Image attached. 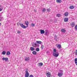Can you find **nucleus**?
<instances>
[{"label": "nucleus", "mask_w": 77, "mask_h": 77, "mask_svg": "<svg viewBox=\"0 0 77 77\" xmlns=\"http://www.w3.org/2000/svg\"><path fill=\"white\" fill-rule=\"evenodd\" d=\"M59 54L58 52L56 51V49H54L53 52V55L55 57H58Z\"/></svg>", "instance_id": "f257e3e1"}, {"label": "nucleus", "mask_w": 77, "mask_h": 77, "mask_svg": "<svg viewBox=\"0 0 77 77\" xmlns=\"http://www.w3.org/2000/svg\"><path fill=\"white\" fill-rule=\"evenodd\" d=\"M25 77H29V73L28 72V70L27 69H26V71H25Z\"/></svg>", "instance_id": "f03ea898"}, {"label": "nucleus", "mask_w": 77, "mask_h": 77, "mask_svg": "<svg viewBox=\"0 0 77 77\" xmlns=\"http://www.w3.org/2000/svg\"><path fill=\"white\" fill-rule=\"evenodd\" d=\"M19 25H20V26L22 27V28H23V29H26V28H27V27L23 24H21V23H19Z\"/></svg>", "instance_id": "7ed1b4c3"}, {"label": "nucleus", "mask_w": 77, "mask_h": 77, "mask_svg": "<svg viewBox=\"0 0 77 77\" xmlns=\"http://www.w3.org/2000/svg\"><path fill=\"white\" fill-rule=\"evenodd\" d=\"M32 46V47H39V45H37L35 43Z\"/></svg>", "instance_id": "20e7f679"}, {"label": "nucleus", "mask_w": 77, "mask_h": 77, "mask_svg": "<svg viewBox=\"0 0 77 77\" xmlns=\"http://www.w3.org/2000/svg\"><path fill=\"white\" fill-rule=\"evenodd\" d=\"M46 75L47 77H51V73L48 72L46 73Z\"/></svg>", "instance_id": "39448f33"}, {"label": "nucleus", "mask_w": 77, "mask_h": 77, "mask_svg": "<svg viewBox=\"0 0 77 77\" xmlns=\"http://www.w3.org/2000/svg\"><path fill=\"white\" fill-rule=\"evenodd\" d=\"M56 45L58 48L60 49V48H61V45H60V44H59L58 45L57 44Z\"/></svg>", "instance_id": "423d86ee"}, {"label": "nucleus", "mask_w": 77, "mask_h": 77, "mask_svg": "<svg viewBox=\"0 0 77 77\" xmlns=\"http://www.w3.org/2000/svg\"><path fill=\"white\" fill-rule=\"evenodd\" d=\"M54 39L56 41H59V37H58L57 35H56L55 36Z\"/></svg>", "instance_id": "0eeeda50"}, {"label": "nucleus", "mask_w": 77, "mask_h": 77, "mask_svg": "<svg viewBox=\"0 0 77 77\" xmlns=\"http://www.w3.org/2000/svg\"><path fill=\"white\" fill-rule=\"evenodd\" d=\"M25 60L26 62H28V61H29L30 60V57H26L25 58Z\"/></svg>", "instance_id": "6e6552de"}, {"label": "nucleus", "mask_w": 77, "mask_h": 77, "mask_svg": "<svg viewBox=\"0 0 77 77\" xmlns=\"http://www.w3.org/2000/svg\"><path fill=\"white\" fill-rule=\"evenodd\" d=\"M63 75V73H58V75L59 77H62V75Z\"/></svg>", "instance_id": "1a4fd4ad"}, {"label": "nucleus", "mask_w": 77, "mask_h": 77, "mask_svg": "<svg viewBox=\"0 0 77 77\" xmlns=\"http://www.w3.org/2000/svg\"><path fill=\"white\" fill-rule=\"evenodd\" d=\"M75 23L74 22L71 23H70V26H71L72 27H74V26H75Z\"/></svg>", "instance_id": "9d476101"}, {"label": "nucleus", "mask_w": 77, "mask_h": 77, "mask_svg": "<svg viewBox=\"0 0 77 77\" xmlns=\"http://www.w3.org/2000/svg\"><path fill=\"white\" fill-rule=\"evenodd\" d=\"M25 23L27 27L29 26V21H25Z\"/></svg>", "instance_id": "9b49d317"}, {"label": "nucleus", "mask_w": 77, "mask_h": 77, "mask_svg": "<svg viewBox=\"0 0 77 77\" xmlns=\"http://www.w3.org/2000/svg\"><path fill=\"white\" fill-rule=\"evenodd\" d=\"M69 14V13L68 12H66L64 14V15L65 17H67V16H68V14Z\"/></svg>", "instance_id": "f8f14e48"}, {"label": "nucleus", "mask_w": 77, "mask_h": 77, "mask_svg": "<svg viewBox=\"0 0 77 77\" xmlns=\"http://www.w3.org/2000/svg\"><path fill=\"white\" fill-rule=\"evenodd\" d=\"M40 33L41 34H43L45 33V31L44 30L41 29L40 30Z\"/></svg>", "instance_id": "ddd939ff"}, {"label": "nucleus", "mask_w": 77, "mask_h": 77, "mask_svg": "<svg viewBox=\"0 0 77 77\" xmlns=\"http://www.w3.org/2000/svg\"><path fill=\"white\" fill-rule=\"evenodd\" d=\"M2 60H5V61H7L8 60V58H5V57H4L2 58Z\"/></svg>", "instance_id": "4468645a"}, {"label": "nucleus", "mask_w": 77, "mask_h": 77, "mask_svg": "<svg viewBox=\"0 0 77 77\" xmlns=\"http://www.w3.org/2000/svg\"><path fill=\"white\" fill-rule=\"evenodd\" d=\"M68 20V18L66 17L64 19V22H67Z\"/></svg>", "instance_id": "2eb2a0df"}, {"label": "nucleus", "mask_w": 77, "mask_h": 77, "mask_svg": "<svg viewBox=\"0 0 77 77\" xmlns=\"http://www.w3.org/2000/svg\"><path fill=\"white\" fill-rule=\"evenodd\" d=\"M61 31L62 32H63V33H65V32H66V30L64 29H61Z\"/></svg>", "instance_id": "dca6fc26"}, {"label": "nucleus", "mask_w": 77, "mask_h": 77, "mask_svg": "<svg viewBox=\"0 0 77 77\" xmlns=\"http://www.w3.org/2000/svg\"><path fill=\"white\" fill-rule=\"evenodd\" d=\"M57 2L58 3H62V0H57Z\"/></svg>", "instance_id": "f3484780"}, {"label": "nucleus", "mask_w": 77, "mask_h": 77, "mask_svg": "<svg viewBox=\"0 0 77 77\" xmlns=\"http://www.w3.org/2000/svg\"><path fill=\"white\" fill-rule=\"evenodd\" d=\"M56 16L57 17H61V14H57L56 15Z\"/></svg>", "instance_id": "a211bd4d"}, {"label": "nucleus", "mask_w": 77, "mask_h": 77, "mask_svg": "<svg viewBox=\"0 0 77 77\" xmlns=\"http://www.w3.org/2000/svg\"><path fill=\"white\" fill-rule=\"evenodd\" d=\"M30 50L31 51H33L35 50V48L33 47H31L30 48Z\"/></svg>", "instance_id": "6ab92c4d"}, {"label": "nucleus", "mask_w": 77, "mask_h": 77, "mask_svg": "<svg viewBox=\"0 0 77 77\" xmlns=\"http://www.w3.org/2000/svg\"><path fill=\"white\" fill-rule=\"evenodd\" d=\"M36 42H37V44H42V42H41V41H37Z\"/></svg>", "instance_id": "aec40b11"}, {"label": "nucleus", "mask_w": 77, "mask_h": 77, "mask_svg": "<svg viewBox=\"0 0 77 77\" xmlns=\"http://www.w3.org/2000/svg\"><path fill=\"white\" fill-rule=\"evenodd\" d=\"M75 64L77 66V58H75Z\"/></svg>", "instance_id": "412c9836"}, {"label": "nucleus", "mask_w": 77, "mask_h": 77, "mask_svg": "<svg viewBox=\"0 0 77 77\" xmlns=\"http://www.w3.org/2000/svg\"><path fill=\"white\" fill-rule=\"evenodd\" d=\"M10 54H11V52H10L8 51L7 52V53H6L7 55H10Z\"/></svg>", "instance_id": "4be33fe9"}, {"label": "nucleus", "mask_w": 77, "mask_h": 77, "mask_svg": "<svg viewBox=\"0 0 77 77\" xmlns=\"http://www.w3.org/2000/svg\"><path fill=\"white\" fill-rule=\"evenodd\" d=\"M43 63H40L38 64V66H42Z\"/></svg>", "instance_id": "5701e85b"}, {"label": "nucleus", "mask_w": 77, "mask_h": 77, "mask_svg": "<svg viewBox=\"0 0 77 77\" xmlns=\"http://www.w3.org/2000/svg\"><path fill=\"white\" fill-rule=\"evenodd\" d=\"M33 54H34V55H35L36 54V51H33L32 52Z\"/></svg>", "instance_id": "b1692460"}, {"label": "nucleus", "mask_w": 77, "mask_h": 77, "mask_svg": "<svg viewBox=\"0 0 77 77\" xmlns=\"http://www.w3.org/2000/svg\"><path fill=\"white\" fill-rule=\"evenodd\" d=\"M2 54L3 55H5L6 54V51H3L2 53Z\"/></svg>", "instance_id": "393cba45"}, {"label": "nucleus", "mask_w": 77, "mask_h": 77, "mask_svg": "<svg viewBox=\"0 0 77 77\" xmlns=\"http://www.w3.org/2000/svg\"><path fill=\"white\" fill-rule=\"evenodd\" d=\"M74 6H70L69 9H74Z\"/></svg>", "instance_id": "a878e982"}, {"label": "nucleus", "mask_w": 77, "mask_h": 77, "mask_svg": "<svg viewBox=\"0 0 77 77\" xmlns=\"http://www.w3.org/2000/svg\"><path fill=\"white\" fill-rule=\"evenodd\" d=\"M47 12H50L51 11V9L50 8H48L47 9Z\"/></svg>", "instance_id": "bb28decb"}, {"label": "nucleus", "mask_w": 77, "mask_h": 77, "mask_svg": "<svg viewBox=\"0 0 77 77\" xmlns=\"http://www.w3.org/2000/svg\"><path fill=\"white\" fill-rule=\"evenodd\" d=\"M3 17L0 16V21H3Z\"/></svg>", "instance_id": "cd10ccee"}, {"label": "nucleus", "mask_w": 77, "mask_h": 77, "mask_svg": "<svg viewBox=\"0 0 77 77\" xmlns=\"http://www.w3.org/2000/svg\"><path fill=\"white\" fill-rule=\"evenodd\" d=\"M46 11V9L45 8H44L42 10L43 12H45Z\"/></svg>", "instance_id": "c85d7f7f"}, {"label": "nucleus", "mask_w": 77, "mask_h": 77, "mask_svg": "<svg viewBox=\"0 0 77 77\" xmlns=\"http://www.w3.org/2000/svg\"><path fill=\"white\" fill-rule=\"evenodd\" d=\"M75 31H77V25H75Z\"/></svg>", "instance_id": "c756f323"}, {"label": "nucleus", "mask_w": 77, "mask_h": 77, "mask_svg": "<svg viewBox=\"0 0 77 77\" xmlns=\"http://www.w3.org/2000/svg\"><path fill=\"white\" fill-rule=\"evenodd\" d=\"M41 49H42V50H43V49H44V45H42Z\"/></svg>", "instance_id": "7c9ffc66"}, {"label": "nucleus", "mask_w": 77, "mask_h": 77, "mask_svg": "<svg viewBox=\"0 0 77 77\" xmlns=\"http://www.w3.org/2000/svg\"><path fill=\"white\" fill-rule=\"evenodd\" d=\"M48 33V30H45V34L46 35H47Z\"/></svg>", "instance_id": "2f4dec72"}, {"label": "nucleus", "mask_w": 77, "mask_h": 77, "mask_svg": "<svg viewBox=\"0 0 77 77\" xmlns=\"http://www.w3.org/2000/svg\"><path fill=\"white\" fill-rule=\"evenodd\" d=\"M36 51H39V48H37L36 49Z\"/></svg>", "instance_id": "473e14b6"}, {"label": "nucleus", "mask_w": 77, "mask_h": 77, "mask_svg": "<svg viewBox=\"0 0 77 77\" xmlns=\"http://www.w3.org/2000/svg\"><path fill=\"white\" fill-rule=\"evenodd\" d=\"M20 33H21V31H20L18 30L17 31V33H18V34H20Z\"/></svg>", "instance_id": "72a5a7b5"}, {"label": "nucleus", "mask_w": 77, "mask_h": 77, "mask_svg": "<svg viewBox=\"0 0 77 77\" xmlns=\"http://www.w3.org/2000/svg\"><path fill=\"white\" fill-rule=\"evenodd\" d=\"M31 26H32V27H34V26H35V24H33V23H32Z\"/></svg>", "instance_id": "f704fd0d"}, {"label": "nucleus", "mask_w": 77, "mask_h": 77, "mask_svg": "<svg viewBox=\"0 0 77 77\" xmlns=\"http://www.w3.org/2000/svg\"><path fill=\"white\" fill-rule=\"evenodd\" d=\"M75 55H76L77 56V49L76 50L75 52Z\"/></svg>", "instance_id": "c9c22d12"}, {"label": "nucleus", "mask_w": 77, "mask_h": 77, "mask_svg": "<svg viewBox=\"0 0 77 77\" xmlns=\"http://www.w3.org/2000/svg\"><path fill=\"white\" fill-rule=\"evenodd\" d=\"M29 77H33V75H29Z\"/></svg>", "instance_id": "e433bc0d"}, {"label": "nucleus", "mask_w": 77, "mask_h": 77, "mask_svg": "<svg viewBox=\"0 0 77 77\" xmlns=\"http://www.w3.org/2000/svg\"><path fill=\"white\" fill-rule=\"evenodd\" d=\"M34 12H36V10L34 9Z\"/></svg>", "instance_id": "4c0bfd02"}, {"label": "nucleus", "mask_w": 77, "mask_h": 77, "mask_svg": "<svg viewBox=\"0 0 77 77\" xmlns=\"http://www.w3.org/2000/svg\"><path fill=\"white\" fill-rule=\"evenodd\" d=\"M2 11V8H0V11Z\"/></svg>", "instance_id": "58836bf2"}, {"label": "nucleus", "mask_w": 77, "mask_h": 77, "mask_svg": "<svg viewBox=\"0 0 77 77\" xmlns=\"http://www.w3.org/2000/svg\"><path fill=\"white\" fill-rule=\"evenodd\" d=\"M2 26V23H1L0 22V26Z\"/></svg>", "instance_id": "ea45409f"}, {"label": "nucleus", "mask_w": 77, "mask_h": 77, "mask_svg": "<svg viewBox=\"0 0 77 77\" xmlns=\"http://www.w3.org/2000/svg\"><path fill=\"white\" fill-rule=\"evenodd\" d=\"M1 7V5H0V8Z\"/></svg>", "instance_id": "a19ab883"}]
</instances>
